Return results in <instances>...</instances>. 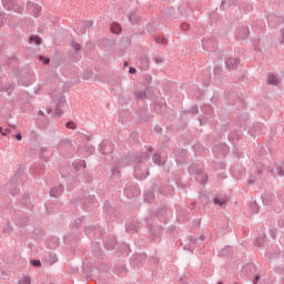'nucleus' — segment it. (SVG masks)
Segmentation results:
<instances>
[{"label":"nucleus","mask_w":284,"mask_h":284,"mask_svg":"<svg viewBox=\"0 0 284 284\" xmlns=\"http://www.w3.org/2000/svg\"><path fill=\"white\" fill-rule=\"evenodd\" d=\"M50 63V59H44V64L48 65Z\"/></svg>","instance_id":"dca6fc26"},{"label":"nucleus","mask_w":284,"mask_h":284,"mask_svg":"<svg viewBox=\"0 0 284 284\" xmlns=\"http://www.w3.org/2000/svg\"><path fill=\"white\" fill-rule=\"evenodd\" d=\"M182 30H190V24L189 23H182L181 26Z\"/></svg>","instance_id":"f8f14e48"},{"label":"nucleus","mask_w":284,"mask_h":284,"mask_svg":"<svg viewBox=\"0 0 284 284\" xmlns=\"http://www.w3.org/2000/svg\"><path fill=\"white\" fill-rule=\"evenodd\" d=\"M214 203H215V205H225V203H227V200H225L223 197H221V199L215 197Z\"/></svg>","instance_id":"423d86ee"},{"label":"nucleus","mask_w":284,"mask_h":284,"mask_svg":"<svg viewBox=\"0 0 284 284\" xmlns=\"http://www.w3.org/2000/svg\"><path fill=\"white\" fill-rule=\"evenodd\" d=\"M154 161H159V155H154Z\"/></svg>","instance_id":"f3484780"},{"label":"nucleus","mask_w":284,"mask_h":284,"mask_svg":"<svg viewBox=\"0 0 284 284\" xmlns=\"http://www.w3.org/2000/svg\"><path fill=\"white\" fill-rule=\"evenodd\" d=\"M0 134H2V136H8V134H10V130H4L3 132V128L0 126Z\"/></svg>","instance_id":"1a4fd4ad"},{"label":"nucleus","mask_w":284,"mask_h":284,"mask_svg":"<svg viewBox=\"0 0 284 284\" xmlns=\"http://www.w3.org/2000/svg\"><path fill=\"white\" fill-rule=\"evenodd\" d=\"M41 60H43V57H40Z\"/></svg>","instance_id":"aec40b11"},{"label":"nucleus","mask_w":284,"mask_h":284,"mask_svg":"<svg viewBox=\"0 0 284 284\" xmlns=\"http://www.w3.org/2000/svg\"><path fill=\"white\" fill-rule=\"evenodd\" d=\"M39 115H40V116H43V111H39Z\"/></svg>","instance_id":"a211bd4d"},{"label":"nucleus","mask_w":284,"mask_h":284,"mask_svg":"<svg viewBox=\"0 0 284 284\" xmlns=\"http://www.w3.org/2000/svg\"><path fill=\"white\" fill-rule=\"evenodd\" d=\"M30 41H33L37 45H41V38L34 36L30 38Z\"/></svg>","instance_id":"6e6552de"},{"label":"nucleus","mask_w":284,"mask_h":284,"mask_svg":"<svg viewBox=\"0 0 284 284\" xmlns=\"http://www.w3.org/2000/svg\"><path fill=\"white\" fill-rule=\"evenodd\" d=\"M67 128H68L69 130H74V128H77V125L74 124V122H68V123H67Z\"/></svg>","instance_id":"9d476101"},{"label":"nucleus","mask_w":284,"mask_h":284,"mask_svg":"<svg viewBox=\"0 0 284 284\" xmlns=\"http://www.w3.org/2000/svg\"><path fill=\"white\" fill-rule=\"evenodd\" d=\"M32 265H33L34 267H41V261L33 260V261H32Z\"/></svg>","instance_id":"9b49d317"},{"label":"nucleus","mask_w":284,"mask_h":284,"mask_svg":"<svg viewBox=\"0 0 284 284\" xmlns=\"http://www.w3.org/2000/svg\"><path fill=\"white\" fill-rule=\"evenodd\" d=\"M73 48H74V50H77V51L81 50V45H79V44H74Z\"/></svg>","instance_id":"4468645a"},{"label":"nucleus","mask_w":284,"mask_h":284,"mask_svg":"<svg viewBox=\"0 0 284 284\" xmlns=\"http://www.w3.org/2000/svg\"><path fill=\"white\" fill-rule=\"evenodd\" d=\"M131 23H139L141 21V16L138 12H133L129 16Z\"/></svg>","instance_id":"7ed1b4c3"},{"label":"nucleus","mask_w":284,"mask_h":284,"mask_svg":"<svg viewBox=\"0 0 284 284\" xmlns=\"http://www.w3.org/2000/svg\"><path fill=\"white\" fill-rule=\"evenodd\" d=\"M16 139H17V141H21V139H22L21 134H17Z\"/></svg>","instance_id":"2eb2a0df"},{"label":"nucleus","mask_w":284,"mask_h":284,"mask_svg":"<svg viewBox=\"0 0 284 284\" xmlns=\"http://www.w3.org/2000/svg\"><path fill=\"white\" fill-rule=\"evenodd\" d=\"M121 24L119 22H112L110 26V31L112 34H121Z\"/></svg>","instance_id":"f257e3e1"},{"label":"nucleus","mask_w":284,"mask_h":284,"mask_svg":"<svg viewBox=\"0 0 284 284\" xmlns=\"http://www.w3.org/2000/svg\"><path fill=\"white\" fill-rule=\"evenodd\" d=\"M258 278H261V277L256 276V281H258Z\"/></svg>","instance_id":"6ab92c4d"},{"label":"nucleus","mask_w":284,"mask_h":284,"mask_svg":"<svg viewBox=\"0 0 284 284\" xmlns=\"http://www.w3.org/2000/svg\"><path fill=\"white\" fill-rule=\"evenodd\" d=\"M217 284H223V283L220 282V283H217Z\"/></svg>","instance_id":"4be33fe9"},{"label":"nucleus","mask_w":284,"mask_h":284,"mask_svg":"<svg viewBox=\"0 0 284 284\" xmlns=\"http://www.w3.org/2000/svg\"><path fill=\"white\" fill-rule=\"evenodd\" d=\"M201 240H202V241L204 240L203 236L201 237Z\"/></svg>","instance_id":"412c9836"},{"label":"nucleus","mask_w":284,"mask_h":284,"mask_svg":"<svg viewBox=\"0 0 284 284\" xmlns=\"http://www.w3.org/2000/svg\"><path fill=\"white\" fill-rule=\"evenodd\" d=\"M239 63H240V60L236 58H230L229 60H226V65L230 69L236 68V65H239Z\"/></svg>","instance_id":"f03ea898"},{"label":"nucleus","mask_w":284,"mask_h":284,"mask_svg":"<svg viewBox=\"0 0 284 284\" xmlns=\"http://www.w3.org/2000/svg\"><path fill=\"white\" fill-rule=\"evenodd\" d=\"M156 43H160L161 45H165L168 43V40L165 39V37H158L155 39Z\"/></svg>","instance_id":"0eeeda50"},{"label":"nucleus","mask_w":284,"mask_h":284,"mask_svg":"<svg viewBox=\"0 0 284 284\" xmlns=\"http://www.w3.org/2000/svg\"><path fill=\"white\" fill-rule=\"evenodd\" d=\"M268 85H277L278 84V78L275 75H270L267 79Z\"/></svg>","instance_id":"20e7f679"},{"label":"nucleus","mask_w":284,"mask_h":284,"mask_svg":"<svg viewBox=\"0 0 284 284\" xmlns=\"http://www.w3.org/2000/svg\"><path fill=\"white\" fill-rule=\"evenodd\" d=\"M32 280L30 276H23L22 278L19 280V284H31Z\"/></svg>","instance_id":"39448f33"},{"label":"nucleus","mask_w":284,"mask_h":284,"mask_svg":"<svg viewBox=\"0 0 284 284\" xmlns=\"http://www.w3.org/2000/svg\"><path fill=\"white\" fill-rule=\"evenodd\" d=\"M129 72H130V74H136V69L130 68Z\"/></svg>","instance_id":"ddd939ff"}]
</instances>
